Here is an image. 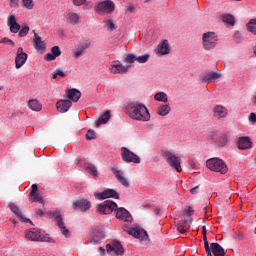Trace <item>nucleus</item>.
Instances as JSON below:
<instances>
[{"label": "nucleus", "mask_w": 256, "mask_h": 256, "mask_svg": "<svg viewBox=\"0 0 256 256\" xmlns=\"http://www.w3.org/2000/svg\"><path fill=\"white\" fill-rule=\"evenodd\" d=\"M36 215H38L39 217H43V215H44L43 210L37 208L36 209Z\"/></svg>", "instance_id": "obj_58"}, {"label": "nucleus", "mask_w": 256, "mask_h": 256, "mask_svg": "<svg viewBox=\"0 0 256 256\" xmlns=\"http://www.w3.org/2000/svg\"><path fill=\"white\" fill-rule=\"evenodd\" d=\"M116 218L124 221L125 223H131V221H133V216H131V213L123 207L116 208Z\"/></svg>", "instance_id": "obj_13"}, {"label": "nucleus", "mask_w": 256, "mask_h": 256, "mask_svg": "<svg viewBox=\"0 0 256 256\" xmlns=\"http://www.w3.org/2000/svg\"><path fill=\"white\" fill-rule=\"evenodd\" d=\"M247 31L252 33V35H256V18L250 19L249 22L246 24Z\"/></svg>", "instance_id": "obj_33"}, {"label": "nucleus", "mask_w": 256, "mask_h": 256, "mask_svg": "<svg viewBox=\"0 0 256 256\" xmlns=\"http://www.w3.org/2000/svg\"><path fill=\"white\" fill-rule=\"evenodd\" d=\"M72 209H79L82 212L89 211L91 209V201L87 199L76 200L72 204Z\"/></svg>", "instance_id": "obj_17"}, {"label": "nucleus", "mask_w": 256, "mask_h": 256, "mask_svg": "<svg viewBox=\"0 0 256 256\" xmlns=\"http://www.w3.org/2000/svg\"><path fill=\"white\" fill-rule=\"evenodd\" d=\"M104 237L105 235L103 234V232H99L98 235H94L92 237V239L90 240V243H92L93 245H97L101 243V239H103Z\"/></svg>", "instance_id": "obj_37"}, {"label": "nucleus", "mask_w": 256, "mask_h": 256, "mask_svg": "<svg viewBox=\"0 0 256 256\" xmlns=\"http://www.w3.org/2000/svg\"><path fill=\"white\" fill-rule=\"evenodd\" d=\"M0 91H3V87L0 86Z\"/></svg>", "instance_id": "obj_63"}, {"label": "nucleus", "mask_w": 256, "mask_h": 256, "mask_svg": "<svg viewBox=\"0 0 256 256\" xmlns=\"http://www.w3.org/2000/svg\"><path fill=\"white\" fill-rule=\"evenodd\" d=\"M106 249L109 255L123 256L125 254V249L119 241H113L111 244H107Z\"/></svg>", "instance_id": "obj_10"}, {"label": "nucleus", "mask_w": 256, "mask_h": 256, "mask_svg": "<svg viewBox=\"0 0 256 256\" xmlns=\"http://www.w3.org/2000/svg\"><path fill=\"white\" fill-rule=\"evenodd\" d=\"M124 231L128 233V235L135 237V239H140V241H149V234L144 229L125 228Z\"/></svg>", "instance_id": "obj_8"}, {"label": "nucleus", "mask_w": 256, "mask_h": 256, "mask_svg": "<svg viewBox=\"0 0 256 256\" xmlns=\"http://www.w3.org/2000/svg\"><path fill=\"white\" fill-rule=\"evenodd\" d=\"M50 53H52V55L54 56V57H60V55H61V48H59V46H53L52 48H51V52Z\"/></svg>", "instance_id": "obj_40"}, {"label": "nucleus", "mask_w": 256, "mask_h": 256, "mask_svg": "<svg viewBox=\"0 0 256 256\" xmlns=\"http://www.w3.org/2000/svg\"><path fill=\"white\" fill-rule=\"evenodd\" d=\"M98 251H99V253H100L101 255H104V253H105V248L99 247V248H98Z\"/></svg>", "instance_id": "obj_59"}, {"label": "nucleus", "mask_w": 256, "mask_h": 256, "mask_svg": "<svg viewBox=\"0 0 256 256\" xmlns=\"http://www.w3.org/2000/svg\"><path fill=\"white\" fill-rule=\"evenodd\" d=\"M234 41L235 43H241V41H243V38L241 37V34L239 32H236L234 34Z\"/></svg>", "instance_id": "obj_51"}, {"label": "nucleus", "mask_w": 256, "mask_h": 256, "mask_svg": "<svg viewBox=\"0 0 256 256\" xmlns=\"http://www.w3.org/2000/svg\"><path fill=\"white\" fill-rule=\"evenodd\" d=\"M32 33L34 34V47L37 51H45L46 46H45V42L41 39V36L37 35L35 33V30L32 31Z\"/></svg>", "instance_id": "obj_26"}, {"label": "nucleus", "mask_w": 256, "mask_h": 256, "mask_svg": "<svg viewBox=\"0 0 256 256\" xmlns=\"http://www.w3.org/2000/svg\"><path fill=\"white\" fill-rule=\"evenodd\" d=\"M249 121H251L252 123H256V114L255 113H251L249 116Z\"/></svg>", "instance_id": "obj_56"}, {"label": "nucleus", "mask_w": 256, "mask_h": 256, "mask_svg": "<svg viewBox=\"0 0 256 256\" xmlns=\"http://www.w3.org/2000/svg\"><path fill=\"white\" fill-rule=\"evenodd\" d=\"M38 191L39 187L37 186V184H33L29 197L31 201L41 203L43 205V196H41V194H39Z\"/></svg>", "instance_id": "obj_21"}, {"label": "nucleus", "mask_w": 256, "mask_h": 256, "mask_svg": "<svg viewBox=\"0 0 256 256\" xmlns=\"http://www.w3.org/2000/svg\"><path fill=\"white\" fill-rule=\"evenodd\" d=\"M155 53L161 57V55H169L171 53V47H169V40H162L159 44Z\"/></svg>", "instance_id": "obj_16"}, {"label": "nucleus", "mask_w": 256, "mask_h": 256, "mask_svg": "<svg viewBox=\"0 0 256 256\" xmlns=\"http://www.w3.org/2000/svg\"><path fill=\"white\" fill-rule=\"evenodd\" d=\"M222 21L224 23H227L228 25H231L232 27H233V25H235V17H233V15H231V14L223 15Z\"/></svg>", "instance_id": "obj_35"}, {"label": "nucleus", "mask_w": 256, "mask_h": 256, "mask_svg": "<svg viewBox=\"0 0 256 256\" xmlns=\"http://www.w3.org/2000/svg\"><path fill=\"white\" fill-rule=\"evenodd\" d=\"M213 115L216 119H225L229 113L227 112V108L222 105H217L213 108Z\"/></svg>", "instance_id": "obj_23"}, {"label": "nucleus", "mask_w": 256, "mask_h": 256, "mask_svg": "<svg viewBox=\"0 0 256 256\" xmlns=\"http://www.w3.org/2000/svg\"><path fill=\"white\" fill-rule=\"evenodd\" d=\"M198 190H199V186H196V187H194V188H192V189L190 190V193H191L192 195H196V193H197Z\"/></svg>", "instance_id": "obj_57"}, {"label": "nucleus", "mask_w": 256, "mask_h": 256, "mask_svg": "<svg viewBox=\"0 0 256 256\" xmlns=\"http://www.w3.org/2000/svg\"><path fill=\"white\" fill-rule=\"evenodd\" d=\"M72 105H73V102H71V100H59L56 103V109L60 113H67V111L71 109Z\"/></svg>", "instance_id": "obj_20"}, {"label": "nucleus", "mask_w": 256, "mask_h": 256, "mask_svg": "<svg viewBox=\"0 0 256 256\" xmlns=\"http://www.w3.org/2000/svg\"><path fill=\"white\" fill-rule=\"evenodd\" d=\"M68 17H69V23H71L72 25H77V23H79V14L70 12L68 14Z\"/></svg>", "instance_id": "obj_36"}, {"label": "nucleus", "mask_w": 256, "mask_h": 256, "mask_svg": "<svg viewBox=\"0 0 256 256\" xmlns=\"http://www.w3.org/2000/svg\"><path fill=\"white\" fill-rule=\"evenodd\" d=\"M44 59H45V61H55V59H57V58H56V56H54V55L52 54V52H50V53H47V54L44 56Z\"/></svg>", "instance_id": "obj_50"}, {"label": "nucleus", "mask_w": 256, "mask_h": 256, "mask_svg": "<svg viewBox=\"0 0 256 256\" xmlns=\"http://www.w3.org/2000/svg\"><path fill=\"white\" fill-rule=\"evenodd\" d=\"M10 7L12 9H17V7H19V0H10Z\"/></svg>", "instance_id": "obj_52"}, {"label": "nucleus", "mask_w": 256, "mask_h": 256, "mask_svg": "<svg viewBox=\"0 0 256 256\" xmlns=\"http://www.w3.org/2000/svg\"><path fill=\"white\" fill-rule=\"evenodd\" d=\"M127 115L134 121L147 122L151 120L149 109L143 103L132 102L126 107Z\"/></svg>", "instance_id": "obj_1"}, {"label": "nucleus", "mask_w": 256, "mask_h": 256, "mask_svg": "<svg viewBox=\"0 0 256 256\" xmlns=\"http://www.w3.org/2000/svg\"><path fill=\"white\" fill-rule=\"evenodd\" d=\"M87 170L89 171V173H91V175H93V177H97L98 173H97V167H95V165L90 164L87 167Z\"/></svg>", "instance_id": "obj_43"}, {"label": "nucleus", "mask_w": 256, "mask_h": 256, "mask_svg": "<svg viewBox=\"0 0 256 256\" xmlns=\"http://www.w3.org/2000/svg\"><path fill=\"white\" fill-rule=\"evenodd\" d=\"M105 24L108 31H113V29H115V23H113V20L109 19L105 22Z\"/></svg>", "instance_id": "obj_47"}, {"label": "nucleus", "mask_w": 256, "mask_h": 256, "mask_svg": "<svg viewBox=\"0 0 256 256\" xmlns=\"http://www.w3.org/2000/svg\"><path fill=\"white\" fill-rule=\"evenodd\" d=\"M193 212H194V210L191 206H189L188 209L185 211L187 217H191Z\"/></svg>", "instance_id": "obj_55"}, {"label": "nucleus", "mask_w": 256, "mask_h": 256, "mask_svg": "<svg viewBox=\"0 0 256 256\" xmlns=\"http://www.w3.org/2000/svg\"><path fill=\"white\" fill-rule=\"evenodd\" d=\"M219 77H221V74L217 72H210L202 78V83H211V81H216Z\"/></svg>", "instance_id": "obj_29"}, {"label": "nucleus", "mask_w": 256, "mask_h": 256, "mask_svg": "<svg viewBox=\"0 0 256 256\" xmlns=\"http://www.w3.org/2000/svg\"><path fill=\"white\" fill-rule=\"evenodd\" d=\"M57 77H65V72L60 68L56 69L53 74V79H57Z\"/></svg>", "instance_id": "obj_45"}, {"label": "nucleus", "mask_w": 256, "mask_h": 256, "mask_svg": "<svg viewBox=\"0 0 256 256\" xmlns=\"http://www.w3.org/2000/svg\"><path fill=\"white\" fill-rule=\"evenodd\" d=\"M111 119V111L107 110L97 121H96V127H99L101 125H105V123H108Z\"/></svg>", "instance_id": "obj_28"}, {"label": "nucleus", "mask_w": 256, "mask_h": 256, "mask_svg": "<svg viewBox=\"0 0 256 256\" xmlns=\"http://www.w3.org/2000/svg\"><path fill=\"white\" fill-rule=\"evenodd\" d=\"M253 147V142H251V138L249 137H241L238 140V149L241 151H245L246 149H251Z\"/></svg>", "instance_id": "obj_24"}, {"label": "nucleus", "mask_w": 256, "mask_h": 256, "mask_svg": "<svg viewBox=\"0 0 256 256\" xmlns=\"http://www.w3.org/2000/svg\"><path fill=\"white\" fill-rule=\"evenodd\" d=\"M115 210H117V203L111 200H106L97 205V211L100 215H111V212Z\"/></svg>", "instance_id": "obj_6"}, {"label": "nucleus", "mask_w": 256, "mask_h": 256, "mask_svg": "<svg viewBox=\"0 0 256 256\" xmlns=\"http://www.w3.org/2000/svg\"><path fill=\"white\" fill-rule=\"evenodd\" d=\"M66 95L70 101H73L74 103H77L79 99H81V91L73 88L66 91Z\"/></svg>", "instance_id": "obj_27"}, {"label": "nucleus", "mask_w": 256, "mask_h": 256, "mask_svg": "<svg viewBox=\"0 0 256 256\" xmlns=\"http://www.w3.org/2000/svg\"><path fill=\"white\" fill-rule=\"evenodd\" d=\"M203 231V241H204V247L206 251V255H211V248L209 247V241L207 240V227H202Z\"/></svg>", "instance_id": "obj_32"}, {"label": "nucleus", "mask_w": 256, "mask_h": 256, "mask_svg": "<svg viewBox=\"0 0 256 256\" xmlns=\"http://www.w3.org/2000/svg\"><path fill=\"white\" fill-rule=\"evenodd\" d=\"M149 57V54H144L139 57L135 56V54H128L123 61L130 65L133 64L134 61H137L138 63H147L149 61Z\"/></svg>", "instance_id": "obj_14"}, {"label": "nucleus", "mask_w": 256, "mask_h": 256, "mask_svg": "<svg viewBox=\"0 0 256 256\" xmlns=\"http://www.w3.org/2000/svg\"><path fill=\"white\" fill-rule=\"evenodd\" d=\"M97 134L95 133V130L89 129L86 133V139L88 141H91L92 139H96Z\"/></svg>", "instance_id": "obj_39"}, {"label": "nucleus", "mask_w": 256, "mask_h": 256, "mask_svg": "<svg viewBox=\"0 0 256 256\" xmlns=\"http://www.w3.org/2000/svg\"><path fill=\"white\" fill-rule=\"evenodd\" d=\"M29 34V26H24L22 29L19 31V37H27Z\"/></svg>", "instance_id": "obj_42"}, {"label": "nucleus", "mask_w": 256, "mask_h": 256, "mask_svg": "<svg viewBox=\"0 0 256 256\" xmlns=\"http://www.w3.org/2000/svg\"><path fill=\"white\" fill-rule=\"evenodd\" d=\"M210 254L208 256H212V253L214 256H225V249L223 246L219 243H211L210 244Z\"/></svg>", "instance_id": "obj_19"}, {"label": "nucleus", "mask_w": 256, "mask_h": 256, "mask_svg": "<svg viewBox=\"0 0 256 256\" xmlns=\"http://www.w3.org/2000/svg\"><path fill=\"white\" fill-rule=\"evenodd\" d=\"M25 237L28 241H43V238L41 237V230L37 228L27 230L25 232Z\"/></svg>", "instance_id": "obj_18"}, {"label": "nucleus", "mask_w": 256, "mask_h": 256, "mask_svg": "<svg viewBox=\"0 0 256 256\" xmlns=\"http://www.w3.org/2000/svg\"><path fill=\"white\" fill-rule=\"evenodd\" d=\"M254 99V105H256V96H253Z\"/></svg>", "instance_id": "obj_60"}, {"label": "nucleus", "mask_w": 256, "mask_h": 256, "mask_svg": "<svg viewBox=\"0 0 256 256\" xmlns=\"http://www.w3.org/2000/svg\"><path fill=\"white\" fill-rule=\"evenodd\" d=\"M28 107L31 109V111H41V109H43V106L38 102L37 99L28 101Z\"/></svg>", "instance_id": "obj_31"}, {"label": "nucleus", "mask_w": 256, "mask_h": 256, "mask_svg": "<svg viewBox=\"0 0 256 256\" xmlns=\"http://www.w3.org/2000/svg\"><path fill=\"white\" fill-rule=\"evenodd\" d=\"M11 33H19V29H21V25L19 23L11 24L10 26Z\"/></svg>", "instance_id": "obj_41"}, {"label": "nucleus", "mask_w": 256, "mask_h": 256, "mask_svg": "<svg viewBox=\"0 0 256 256\" xmlns=\"http://www.w3.org/2000/svg\"><path fill=\"white\" fill-rule=\"evenodd\" d=\"M28 55L23 51V47H19L15 57L16 69H21L25 63H27Z\"/></svg>", "instance_id": "obj_12"}, {"label": "nucleus", "mask_w": 256, "mask_h": 256, "mask_svg": "<svg viewBox=\"0 0 256 256\" xmlns=\"http://www.w3.org/2000/svg\"><path fill=\"white\" fill-rule=\"evenodd\" d=\"M87 0H73L74 5H76V7H81V5H85V2Z\"/></svg>", "instance_id": "obj_53"}, {"label": "nucleus", "mask_w": 256, "mask_h": 256, "mask_svg": "<svg viewBox=\"0 0 256 256\" xmlns=\"http://www.w3.org/2000/svg\"><path fill=\"white\" fill-rule=\"evenodd\" d=\"M111 171L112 173H114L116 179L119 181V183H121V185H123V187H129V180L125 178V176L123 175V172H121L117 168H111Z\"/></svg>", "instance_id": "obj_25"}, {"label": "nucleus", "mask_w": 256, "mask_h": 256, "mask_svg": "<svg viewBox=\"0 0 256 256\" xmlns=\"http://www.w3.org/2000/svg\"><path fill=\"white\" fill-rule=\"evenodd\" d=\"M95 199H98L100 201H103V199H119V193L115 191V189H106L101 193H94Z\"/></svg>", "instance_id": "obj_11"}, {"label": "nucleus", "mask_w": 256, "mask_h": 256, "mask_svg": "<svg viewBox=\"0 0 256 256\" xmlns=\"http://www.w3.org/2000/svg\"><path fill=\"white\" fill-rule=\"evenodd\" d=\"M206 166L210 171H214L215 173H221V175H225L229 168L225 161L220 158H210L206 161Z\"/></svg>", "instance_id": "obj_2"}, {"label": "nucleus", "mask_w": 256, "mask_h": 256, "mask_svg": "<svg viewBox=\"0 0 256 256\" xmlns=\"http://www.w3.org/2000/svg\"><path fill=\"white\" fill-rule=\"evenodd\" d=\"M51 219H55L57 221V225L62 232V235L66 237H70L71 233L69 229L65 227V222H63V218L61 217V213L59 211L49 212Z\"/></svg>", "instance_id": "obj_7"}, {"label": "nucleus", "mask_w": 256, "mask_h": 256, "mask_svg": "<svg viewBox=\"0 0 256 256\" xmlns=\"http://www.w3.org/2000/svg\"><path fill=\"white\" fill-rule=\"evenodd\" d=\"M121 157L125 163H141V158L125 147L121 148Z\"/></svg>", "instance_id": "obj_9"}, {"label": "nucleus", "mask_w": 256, "mask_h": 256, "mask_svg": "<svg viewBox=\"0 0 256 256\" xmlns=\"http://www.w3.org/2000/svg\"><path fill=\"white\" fill-rule=\"evenodd\" d=\"M114 63H118V64H112L110 71L111 73L117 74H123V73H127L129 71V69H131V64L130 63H126V65H123L121 63H119V61H114Z\"/></svg>", "instance_id": "obj_15"}, {"label": "nucleus", "mask_w": 256, "mask_h": 256, "mask_svg": "<svg viewBox=\"0 0 256 256\" xmlns=\"http://www.w3.org/2000/svg\"><path fill=\"white\" fill-rule=\"evenodd\" d=\"M0 43H4L5 45H11L12 47H15V42L9 38H3L0 40Z\"/></svg>", "instance_id": "obj_48"}, {"label": "nucleus", "mask_w": 256, "mask_h": 256, "mask_svg": "<svg viewBox=\"0 0 256 256\" xmlns=\"http://www.w3.org/2000/svg\"><path fill=\"white\" fill-rule=\"evenodd\" d=\"M83 51H85V49H89V47H91V42L90 41H86L84 44L79 46Z\"/></svg>", "instance_id": "obj_54"}, {"label": "nucleus", "mask_w": 256, "mask_h": 256, "mask_svg": "<svg viewBox=\"0 0 256 256\" xmlns=\"http://www.w3.org/2000/svg\"><path fill=\"white\" fill-rule=\"evenodd\" d=\"M94 10L96 13H99V15H104V13L111 15V13L115 11V3H113V1L111 0H105V1L99 2L94 7Z\"/></svg>", "instance_id": "obj_4"}, {"label": "nucleus", "mask_w": 256, "mask_h": 256, "mask_svg": "<svg viewBox=\"0 0 256 256\" xmlns=\"http://www.w3.org/2000/svg\"><path fill=\"white\" fill-rule=\"evenodd\" d=\"M15 23H17V18H15V15L8 16V19H7L8 27L11 25H14Z\"/></svg>", "instance_id": "obj_46"}, {"label": "nucleus", "mask_w": 256, "mask_h": 256, "mask_svg": "<svg viewBox=\"0 0 256 256\" xmlns=\"http://www.w3.org/2000/svg\"><path fill=\"white\" fill-rule=\"evenodd\" d=\"M22 6L26 9H33V0H22Z\"/></svg>", "instance_id": "obj_44"}, {"label": "nucleus", "mask_w": 256, "mask_h": 256, "mask_svg": "<svg viewBox=\"0 0 256 256\" xmlns=\"http://www.w3.org/2000/svg\"><path fill=\"white\" fill-rule=\"evenodd\" d=\"M128 11H133V8L132 7L128 8Z\"/></svg>", "instance_id": "obj_61"}, {"label": "nucleus", "mask_w": 256, "mask_h": 256, "mask_svg": "<svg viewBox=\"0 0 256 256\" xmlns=\"http://www.w3.org/2000/svg\"><path fill=\"white\" fill-rule=\"evenodd\" d=\"M9 209H10V211H12V213H14V215H16V217L19 218L20 221L26 222V223H31V220L26 219L25 216H23V212L21 211V209L18 208V206L15 205L14 203L9 204Z\"/></svg>", "instance_id": "obj_22"}, {"label": "nucleus", "mask_w": 256, "mask_h": 256, "mask_svg": "<svg viewBox=\"0 0 256 256\" xmlns=\"http://www.w3.org/2000/svg\"><path fill=\"white\" fill-rule=\"evenodd\" d=\"M189 227L187 226V221L184 222H179L177 224V231H179V233H187Z\"/></svg>", "instance_id": "obj_38"}, {"label": "nucleus", "mask_w": 256, "mask_h": 256, "mask_svg": "<svg viewBox=\"0 0 256 256\" xmlns=\"http://www.w3.org/2000/svg\"><path fill=\"white\" fill-rule=\"evenodd\" d=\"M151 0H145V3H149Z\"/></svg>", "instance_id": "obj_62"}, {"label": "nucleus", "mask_w": 256, "mask_h": 256, "mask_svg": "<svg viewBox=\"0 0 256 256\" xmlns=\"http://www.w3.org/2000/svg\"><path fill=\"white\" fill-rule=\"evenodd\" d=\"M203 39V48L206 51H210V49H215L217 45V36L215 35V32H206L202 36Z\"/></svg>", "instance_id": "obj_5"}, {"label": "nucleus", "mask_w": 256, "mask_h": 256, "mask_svg": "<svg viewBox=\"0 0 256 256\" xmlns=\"http://www.w3.org/2000/svg\"><path fill=\"white\" fill-rule=\"evenodd\" d=\"M169 113H171V107L168 104H163L157 109V114L161 117H166Z\"/></svg>", "instance_id": "obj_30"}, {"label": "nucleus", "mask_w": 256, "mask_h": 256, "mask_svg": "<svg viewBox=\"0 0 256 256\" xmlns=\"http://www.w3.org/2000/svg\"><path fill=\"white\" fill-rule=\"evenodd\" d=\"M154 99L155 101H160L162 103L169 102V99L167 98V95L165 94V92H158L157 94H155Z\"/></svg>", "instance_id": "obj_34"}, {"label": "nucleus", "mask_w": 256, "mask_h": 256, "mask_svg": "<svg viewBox=\"0 0 256 256\" xmlns=\"http://www.w3.org/2000/svg\"><path fill=\"white\" fill-rule=\"evenodd\" d=\"M162 156L167 161L168 165L172 167V169H175L177 173H181L183 171V168H181V158L169 151H163Z\"/></svg>", "instance_id": "obj_3"}, {"label": "nucleus", "mask_w": 256, "mask_h": 256, "mask_svg": "<svg viewBox=\"0 0 256 256\" xmlns=\"http://www.w3.org/2000/svg\"><path fill=\"white\" fill-rule=\"evenodd\" d=\"M83 49L79 46L78 50L76 52H74V59H79V57H81V55H83Z\"/></svg>", "instance_id": "obj_49"}]
</instances>
